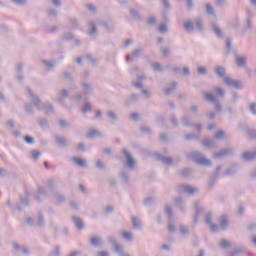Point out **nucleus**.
<instances>
[{"label": "nucleus", "instance_id": "obj_50", "mask_svg": "<svg viewBox=\"0 0 256 256\" xmlns=\"http://www.w3.org/2000/svg\"><path fill=\"white\" fill-rule=\"evenodd\" d=\"M184 137L187 141H197V139H199V136H197L196 134H193V133L186 134Z\"/></svg>", "mask_w": 256, "mask_h": 256}, {"label": "nucleus", "instance_id": "obj_20", "mask_svg": "<svg viewBox=\"0 0 256 256\" xmlns=\"http://www.w3.org/2000/svg\"><path fill=\"white\" fill-rule=\"evenodd\" d=\"M211 29L213 33L216 35V37H218V39H223V32L221 31V28L217 26V24L213 23L211 25Z\"/></svg>", "mask_w": 256, "mask_h": 256}, {"label": "nucleus", "instance_id": "obj_60", "mask_svg": "<svg viewBox=\"0 0 256 256\" xmlns=\"http://www.w3.org/2000/svg\"><path fill=\"white\" fill-rule=\"evenodd\" d=\"M141 94L144 96V99H151V92L147 89H141Z\"/></svg>", "mask_w": 256, "mask_h": 256}, {"label": "nucleus", "instance_id": "obj_25", "mask_svg": "<svg viewBox=\"0 0 256 256\" xmlns=\"http://www.w3.org/2000/svg\"><path fill=\"white\" fill-rule=\"evenodd\" d=\"M177 89V82H172L168 85V87L164 90L165 95H171Z\"/></svg>", "mask_w": 256, "mask_h": 256}, {"label": "nucleus", "instance_id": "obj_58", "mask_svg": "<svg viewBox=\"0 0 256 256\" xmlns=\"http://www.w3.org/2000/svg\"><path fill=\"white\" fill-rule=\"evenodd\" d=\"M205 11L208 15H215V12H213V7L211 6V4L205 5Z\"/></svg>", "mask_w": 256, "mask_h": 256}, {"label": "nucleus", "instance_id": "obj_59", "mask_svg": "<svg viewBox=\"0 0 256 256\" xmlns=\"http://www.w3.org/2000/svg\"><path fill=\"white\" fill-rule=\"evenodd\" d=\"M89 111H92L91 104L89 102H86L84 107H82V113H89Z\"/></svg>", "mask_w": 256, "mask_h": 256}, {"label": "nucleus", "instance_id": "obj_47", "mask_svg": "<svg viewBox=\"0 0 256 256\" xmlns=\"http://www.w3.org/2000/svg\"><path fill=\"white\" fill-rule=\"evenodd\" d=\"M220 247L222 249H229V247H231V243L228 240L223 239L220 241Z\"/></svg>", "mask_w": 256, "mask_h": 256}, {"label": "nucleus", "instance_id": "obj_43", "mask_svg": "<svg viewBox=\"0 0 256 256\" xmlns=\"http://www.w3.org/2000/svg\"><path fill=\"white\" fill-rule=\"evenodd\" d=\"M25 111L27 115H33L35 113L34 107L32 103H28L25 105Z\"/></svg>", "mask_w": 256, "mask_h": 256}, {"label": "nucleus", "instance_id": "obj_42", "mask_svg": "<svg viewBox=\"0 0 256 256\" xmlns=\"http://www.w3.org/2000/svg\"><path fill=\"white\" fill-rule=\"evenodd\" d=\"M153 71H158V73H163V66L159 62L152 63Z\"/></svg>", "mask_w": 256, "mask_h": 256}, {"label": "nucleus", "instance_id": "obj_41", "mask_svg": "<svg viewBox=\"0 0 256 256\" xmlns=\"http://www.w3.org/2000/svg\"><path fill=\"white\" fill-rule=\"evenodd\" d=\"M182 125H183L184 127H193V125H195V124H193V122H191V120H189L188 117L183 116V117H182Z\"/></svg>", "mask_w": 256, "mask_h": 256}, {"label": "nucleus", "instance_id": "obj_13", "mask_svg": "<svg viewBox=\"0 0 256 256\" xmlns=\"http://www.w3.org/2000/svg\"><path fill=\"white\" fill-rule=\"evenodd\" d=\"M235 63L237 67H247V56L236 55Z\"/></svg>", "mask_w": 256, "mask_h": 256}, {"label": "nucleus", "instance_id": "obj_1", "mask_svg": "<svg viewBox=\"0 0 256 256\" xmlns=\"http://www.w3.org/2000/svg\"><path fill=\"white\" fill-rule=\"evenodd\" d=\"M26 91L28 95H30V98L33 101V104L36 106L38 109H45L47 113H55V109L53 108V104L47 102V103H42L41 99H39V96L34 95L33 91L29 86L26 87Z\"/></svg>", "mask_w": 256, "mask_h": 256}, {"label": "nucleus", "instance_id": "obj_15", "mask_svg": "<svg viewBox=\"0 0 256 256\" xmlns=\"http://www.w3.org/2000/svg\"><path fill=\"white\" fill-rule=\"evenodd\" d=\"M55 141L58 147H68L69 143H71L67 138H63L61 136H55Z\"/></svg>", "mask_w": 256, "mask_h": 256}, {"label": "nucleus", "instance_id": "obj_27", "mask_svg": "<svg viewBox=\"0 0 256 256\" xmlns=\"http://www.w3.org/2000/svg\"><path fill=\"white\" fill-rule=\"evenodd\" d=\"M101 237L99 236H94L90 239V245H92V247H101Z\"/></svg>", "mask_w": 256, "mask_h": 256}, {"label": "nucleus", "instance_id": "obj_57", "mask_svg": "<svg viewBox=\"0 0 256 256\" xmlns=\"http://www.w3.org/2000/svg\"><path fill=\"white\" fill-rule=\"evenodd\" d=\"M61 251V247L56 246L55 250L51 251L48 256H59Z\"/></svg>", "mask_w": 256, "mask_h": 256}, {"label": "nucleus", "instance_id": "obj_61", "mask_svg": "<svg viewBox=\"0 0 256 256\" xmlns=\"http://www.w3.org/2000/svg\"><path fill=\"white\" fill-rule=\"evenodd\" d=\"M250 113L252 115H256V103L255 102H252L249 107H248Z\"/></svg>", "mask_w": 256, "mask_h": 256}, {"label": "nucleus", "instance_id": "obj_36", "mask_svg": "<svg viewBox=\"0 0 256 256\" xmlns=\"http://www.w3.org/2000/svg\"><path fill=\"white\" fill-rule=\"evenodd\" d=\"M38 227H45V216H43V212L38 213Z\"/></svg>", "mask_w": 256, "mask_h": 256}, {"label": "nucleus", "instance_id": "obj_49", "mask_svg": "<svg viewBox=\"0 0 256 256\" xmlns=\"http://www.w3.org/2000/svg\"><path fill=\"white\" fill-rule=\"evenodd\" d=\"M106 115L110 121H117V114H115V112L110 110L106 113Z\"/></svg>", "mask_w": 256, "mask_h": 256}, {"label": "nucleus", "instance_id": "obj_21", "mask_svg": "<svg viewBox=\"0 0 256 256\" xmlns=\"http://www.w3.org/2000/svg\"><path fill=\"white\" fill-rule=\"evenodd\" d=\"M72 221H73L75 227H77V229H79V231L84 229L83 220H81V218H79L78 216H72Z\"/></svg>", "mask_w": 256, "mask_h": 256}, {"label": "nucleus", "instance_id": "obj_62", "mask_svg": "<svg viewBox=\"0 0 256 256\" xmlns=\"http://www.w3.org/2000/svg\"><path fill=\"white\" fill-rule=\"evenodd\" d=\"M243 253V247L236 248L229 256H237Z\"/></svg>", "mask_w": 256, "mask_h": 256}, {"label": "nucleus", "instance_id": "obj_34", "mask_svg": "<svg viewBox=\"0 0 256 256\" xmlns=\"http://www.w3.org/2000/svg\"><path fill=\"white\" fill-rule=\"evenodd\" d=\"M120 179L125 183L126 185L129 184V172L122 170L120 172Z\"/></svg>", "mask_w": 256, "mask_h": 256}, {"label": "nucleus", "instance_id": "obj_4", "mask_svg": "<svg viewBox=\"0 0 256 256\" xmlns=\"http://www.w3.org/2000/svg\"><path fill=\"white\" fill-rule=\"evenodd\" d=\"M203 95L204 99H206L208 103H214L216 113H221V111H223V106H221V103L219 102V99H217V97L207 92H203Z\"/></svg>", "mask_w": 256, "mask_h": 256}, {"label": "nucleus", "instance_id": "obj_54", "mask_svg": "<svg viewBox=\"0 0 256 256\" xmlns=\"http://www.w3.org/2000/svg\"><path fill=\"white\" fill-rule=\"evenodd\" d=\"M180 233L184 237L189 235V228H187V226H185V225L180 226Z\"/></svg>", "mask_w": 256, "mask_h": 256}, {"label": "nucleus", "instance_id": "obj_17", "mask_svg": "<svg viewBox=\"0 0 256 256\" xmlns=\"http://www.w3.org/2000/svg\"><path fill=\"white\" fill-rule=\"evenodd\" d=\"M238 169H239V164L234 163V164L231 165L230 168H228L226 171H224V175L226 177H229V175H235V173H237Z\"/></svg>", "mask_w": 256, "mask_h": 256}, {"label": "nucleus", "instance_id": "obj_37", "mask_svg": "<svg viewBox=\"0 0 256 256\" xmlns=\"http://www.w3.org/2000/svg\"><path fill=\"white\" fill-rule=\"evenodd\" d=\"M166 69H168V71H172V73H179V71H181L179 66L173 64H167Z\"/></svg>", "mask_w": 256, "mask_h": 256}, {"label": "nucleus", "instance_id": "obj_5", "mask_svg": "<svg viewBox=\"0 0 256 256\" xmlns=\"http://www.w3.org/2000/svg\"><path fill=\"white\" fill-rule=\"evenodd\" d=\"M122 154L126 158V163L124 164V167H127V169H129L130 171H133V169H135V159H133L131 153H129V151H127V149L125 148L122 150Z\"/></svg>", "mask_w": 256, "mask_h": 256}, {"label": "nucleus", "instance_id": "obj_26", "mask_svg": "<svg viewBox=\"0 0 256 256\" xmlns=\"http://www.w3.org/2000/svg\"><path fill=\"white\" fill-rule=\"evenodd\" d=\"M164 213L167 215L169 223H171L173 221V209L170 205L165 206Z\"/></svg>", "mask_w": 256, "mask_h": 256}, {"label": "nucleus", "instance_id": "obj_46", "mask_svg": "<svg viewBox=\"0 0 256 256\" xmlns=\"http://www.w3.org/2000/svg\"><path fill=\"white\" fill-rule=\"evenodd\" d=\"M38 125L42 128L49 127V121L46 118H40L38 120Z\"/></svg>", "mask_w": 256, "mask_h": 256}, {"label": "nucleus", "instance_id": "obj_11", "mask_svg": "<svg viewBox=\"0 0 256 256\" xmlns=\"http://www.w3.org/2000/svg\"><path fill=\"white\" fill-rule=\"evenodd\" d=\"M194 209H195V215H194V225H197V222L199 221V217L201 216V213H203V207L199 206V202H194Z\"/></svg>", "mask_w": 256, "mask_h": 256}, {"label": "nucleus", "instance_id": "obj_51", "mask_svg": "<svg viewBox=\"0 0 256 256\" xmlns=\"http://www.w3.org/2000/svg\"><path fill=\"white\" fill-rule=\"evenodd\" d=\"M232 51L231 38H226V55Z\"/></svg>", "mask_w": 256, "mask_h": 256}, {"label": "nucleus", "instance_id": "obj_10", "mask_svg": "<svg viewBox=\"0 0 256 256\" xmlns=\"http://www.w3.org/2000/svg\"><path fill=\"white\" fill-rule=\"evenodd\" d=\"M224 83L225 85H228V87H234L235 89H243L241 81L233 80L231 77L224 78Z\"/></svg>", "mask_w": 256, "mask_h": 256}, {"label": "nucleus", "instance_id": "obj_52", "mask_svg": "<svg viewBox=\"0 0 256 256\" xmlns=\"http://www.w3.org/2000/svg\"><path fill=\"white\" fill-rule=\"evenodd\" d=\"M243 33H251V20L247 19L246 25L244 26Z\"/></svg>", "mask_w": 256, "mask_h": 256}, {"label": "nucleus", "instance_id": "obj_12", "mask_svg": "<svg viewBox=\"0 0 256 256\" xmlns=\"http://www.w3.org/2000/svg\"><path fill=\"white\" fill-rule=\"evenodd\" d=\"M131 221L132 227L135 231H141L143 229V223L141 222V219L136 216H132Z\"/></svg>", "mask_w": 256, "mask_h": 256}, {"label": "nucleus", "instance_id": "obj_31", "mask_svg": "<svg viewBox=\"0 0 256 256\" xmlns=\"http://www.w3.org/2000/svg\"><path fill=\"white\" fill-rule=\"evenodd\" d=\"M100 25L106 29V31H113L115 25L111 21H102Z\"/></svg>", "mask_w": 256, "mask_h": 256}, {"label": "nucleus", "instance_id": "obj_22", "mask_svg": "<svg viewBox=\"0 0 256 256\" xmlns=\"http://www.w3.org/2000/svg\"><path fill=\"white\" fill-rule=\"evenodd\" d=\"M67 97H69V93L67 92L66 89H62L60 90V92L58 93V103H60L61 105H63V99H67Z\"/></svg>", "mask_w": 256, "mask_h": 256}, {"label": "nucleus", "instance_id": "obj_19", "mask_svg": "<svg viewBox=\"0 0 256 256\" xmlns=\"http://www.w3.org/2000/svg\"><path fill=\"white\" fill-rule=\"evenodd\" d=\"M16 80L23 83V64L16 66Z\"/></svg>", "mask_w": 256, "mask_h": 256}, {"label": "nucleus", "instance_id": "obj_3", "mask_svg": "<svg viewBox=\"0 0 256 256\" xmlns=\"http://www.w3.org/2000/svg\"><path fill=\"white\" fill-rule=\"evenodd\" d=\"M190 159L194 161V163H198L199 165H203L204 167H211V160L205 158L203 154L199 151L191 152L189 154Z\"/></svg>", "mask_w": 256, "mask_h": 256}, {"label": "nucleus", "instance_id": "obj_7", "mask_svg": "<svg viewBox=\"0 0 256 256\" xmlns=\"http://www.w3.org/2000/svg\"><path fill=\"white\" fill-rule=\"evenodd\" d=\"M222 169L223 167L217 166L214 173L210 176L208 180L209 189L213 188L215 186V183H217V179H219V173H221Z\"/></svg>", "mask_w": 256, "mask_h": 256}, {"label": "nucleus", "instance_id": "obj_64", "mask_svg": "<svg viewBox=\"0 0 256 256\" xmlns=\"http://www.w3.org/2000/svg\"><path fill=\"white\" fill-rule=\"evenodd\" d=\"M248 135L250 139H256V130L248 129Z\"/></svg>", "mask_w": 256, "mask_h": 256}, {"label": "nucleus", "instance_id": "obj_33", "mask_svg": "<svg viewBox=\"0 0 256 256\" xmlns=\"http://www.w3.org/2000/svg\"><path fill=\"white\" fill-rule=\"evenodd\" d=\"M82 89L85 93V95H89L93 91V86L87 82H82Z\"/></svg>", "mask_w": 256, "mask_h": 256}, {"label": "nucleus", "instance_id": "obj_48", "mask_svg": "<svg viewBox=\"0 0 256 256\" xmlns=\"http://www.w3.org/2000/svg\"><path fill=\"white\" fill-rule=\"evenodd\" d=\"M113 248L115 253L119 254L120 256L125 254V252H123V246L116 244Z\"/></svg>", "mask_w": 256, "mask_h": 256}, {"label": "nucleus", "instance_id": "obj_16", "mask_svg": "<svg viewBox=\"0 0 256 256\" xmlns=\"http://www.w3.org/2000/svg\"><path fill=\"white\" fill-rule=\"evenodd\" d=\"M174 203H175L176 207H178L182 213H185L186 207H185V201H183V198L176 197L174 199Z\"/></svg>", "mask_w": 256, "mask_h": 256}, {"label": "nucleus", "instance_id": "obj_2", "mask_svg": "<svg viewBox=\"0 0 256 256\" xmlns=\"http://www.w3.org/2000/svg\"><path fill=\"white\" fill-rule=\"evenodd\" d=\"M184 29L186 33H193L195 29L203 31V20L201 18H197L194 21L186 20L184 21Z\"/></svg>", "mask_w": 256, "mask_h": 256}, {"label": "nucleus", "instance_id": "obj_44", "mask_svg": "<svg viewBox=\"0 0 256 256\" xmlns=\"http://www.w3.org/2000/svg\"><path fill=\"white\" fill-rule=\"evenodd\" d=\"M54 197H55L57 203H59V204L65 203V196L63 194H59L58 192H55Z\"/></svg>", "mask_w": 256, "mask_h": 256}, {"label": "nucleus", "instance_id": "obj_56", "mask_svg": "<svg viewBox=\"0 0 256 256\" xmlns=\"http://www.w3.org/2000/svg\"><path fill=\"white\" fill-rule=\"evenodd\" d=\"M63 77L70 83H73V75H71V73L65 71V72H63Z\"/></svg>", "mask_w": 256, "mask_h": 256}, {"label": "nucleus", "instance_id": "obj_32", "mask_svg": "<svg viewBox=\"0 0 256 256\" xmlns=\"http://www.w3.org/2000/svg\"><path fill=\"white\" fill-rule=\"evenodd\" d=\"M20 201L22 205L29 207V192L27 190L24 191V197H20Z\"/></svg>", "mask_w": 256, "mask_h": 256}, {"label": "nucleus", "instance_id": "obj_23", "mask_svg": "<svg viewBox=\"0 0 256 256\" xmlns=\"http://www.w3.org/2000/svg\"><path fill=\"white\" fill-rule=\"evenodd\" d=\"M88 35H90V37H95V35H97V26H95L94 22H89L88 23Z\"/></svg>", "mask_w": 256, "mask_h": 256}, {"label": "nucleus", "instance_id": "obj_30", "mask_svg": "<svg viewBox=\"0 0 256 256\" xmlns=\"http://www.w3.org/2000/svg\"><path fill=\"white\" fill-rule=\"evenodd\" d=\"M129 14L131 15V17H133V19H135V21H141V14L139 13V11L135 10V8H131L129 10Z\"/></svg>", "mask_w": 256, "mask_h": 256}, {"label": "nucleus", "instance_id": "obj_53", "mask_svg": "<svg viewBox=\"0 0 256 256\" xmlns=\"http://www.w3.org/2000/svg\"><path fill=\"white\" fill-rule=\"evenodd\" d=\"M68 23H70V25H72L74 28L79 27V21L77 18H68Z\"/></svg>", "mask_w": 256, "mask_h": 256}, {"label": "nucleus", "instance_id": "obj_18", "mask_svg": "<svg viewBox=\"0 0 256 256\" xmlns=\"http://www.w3.org/2000/svg\"><path fill=\"white\" fill-rule=\"evenodd\" d=\"M137 101H139V95L137 94H131L130 96H128L125 101H124V105L129 106L132 103H137Z\"/></svg>", "mask_w": 256, "mask_h": 256}, {"label": "nucleus", "instance_id": "obj_28", "mask_svg": "<svg viewBox=\"0 0 256 256\" xmlns=\"http://www.w3.org/2000/svg\"><path fill=\"white\" fill-rule=\"evenodd\" d=\"M122 239L127 241L128 243H131L134 239L133 233L128 232V231H123L122 232Z\"/></svg>", "mask_w": 256, "mask_h": 256}, {"label": "nucleus", "instance_id": "obj_9", "mask_svg": "<svg viewBox=\"0 0 256 256\" xmlns=\"http://www.w3.org/2000/svg\"><path fill=\"white\" fill-rule=\"evenodd\" d=\"M178 191H183L188 195H195V193H197V188H194L193 186H189V184H180L178 185Z\"/></svg>", "mask_w": 256, "mask_h": 256}, {"label": "nucleus", "instance_id": "obj_6", "mask_svg": "<svg viewBox=\"0 0 256 256\" xmlns=\"http://www.w3.org/2000/svg\"><path fill=\"white\" fill-rule=\"evenodd\" d=\"M141 53H143V48H137L126 56L127 63H135L141 57Z\"/></svg>", "mask_w": 256, "mask_h": 256}, {"label": "nucleus", "instance_id": "obj_40", "mask_svg": "<svg viewBox=\"0 0 256 256\" xmlns=\"http://www.w3.org/2000/svg\"><path fill=\"white\" fill-rule=\"evenodd\" d=\"M73 163H75V165H77L78 167H85V162L83 159L79 158V157H73L72 158Z\"/></svg>", "mask_w": 256, "mask_h": 256}, {"label": "nucleus", "instance_id": "obj_38", "mask_svg": "<svg viewBox=\"0 0 256 256\" xmlns=\"http://www.w3.org/2000/svg\"><path fill=\"white\" fill-rule=\"evenodd\" d=\"M43 65L47 68L48 71H53L55 69V63L48 60H42Z\"/></svg>", "mask_w": 256, "mask_h": 256}, {"label": "nucleus", "instance_id": "obj_14", "mask_svg": "<svg viewBox=\"0 0 256 256\" xmlns=\"http://www.w3.org/2000/svg\"><path fill=\"white\" fill-rule=\"evenodd\" d=\"M156 159L157 161H161L162 163H164V165H168V166L173 165V159L171 157H165V156H162L161 154H157Z\"/></svg>", "mask_w": 256, "mask_h": 256}, {"label": "nucleus", "instance_id": "obj_55", "mask_svg": "<svg viewBox=\"0 0 256 256\" xmlns=\"http://www.w3.org/2000/svg\"><path fill=\"white\" fill-rule=\"evenodd\" d=\"M31 155H32V158L37 161V159H39V157H41V151H38V150H32L31 151Z\"/></svg>", "mask_w": 256, "mask_h": 256}, {"label": "nucleus", "instance_id": "obj_24", "mask_svg": "<svg viewBox=\"0 0 256 256\" xmlns=\"http://www.w3.org/2000/svg\"><path fill=\"white\" fill-rule=\"evenodd\" d=\"M215 73L216 75H218L220 77V79H225V75H226V70H225V67L223 66H217L215 68Z\"/></svg>", "mask_w": 256, "mask_h": 256}, {"label": "nucleus", "instance_id": "obj_39", "mask_svg": "<svg viewBox=\"0 0 256 256\" xmlns=\"http://www.w3.org/2000/svg\"><path fill=\"white\" fill-rule=\"evenodd\" d=\"M43 197H45V190L43 188H38L36 194L37 201H43Z\"/></svg>", "mask_w": 256, "mask_h": 256}, {"label": "nucleus", "instance_id": "obj_63", "mask_svg": "<svg viewBox=\"0 0 256 256\" xmlns=\"http://www.w3.org/2000/svg\"><path fill=\"white\" fill-rule=\"evenodd\" d=\"M189 173H191V169L189 168H184L180 171L181 177H188Z\"/></svg>", "mask_w": 256, "mask_h": 256}, {"label": "nucleus", "instance_id": "obj_35", "mask_svg": "<svg viewBox=\"0 0 256 256\" xmlns=\"http://www.w3.org/2000/svg\"><path fill=\"white\" fill-rule=\"evenodd\" d=\"M220 227H221V229H227L229 227V221L227 220L226 215L221 216Z\"/></svg>", "mask_w": 256, "mask_h": 256}, {"label": "nucleus", "instance_id": "obj_8", "mask_svg": "<svg viewBox=\"0 0 256 256\" xmlns=\"http://www.w3.org/2000/svg\"><path fill=\"white\" fill-rule=\"evenodd\" d=\"M233 153H235V149L233 148H225L223 150H220L216 153H214L213 157L214 159H223V157L227 156H233Z\"/></svg>", "mask_w": 256, "mask_h": 256}, {"label": "nucleus", "instance_id": "obj_29", "mask_svg": "<svg viewBox=\"0 0 256 256\" xmlns=\"http://www.w3.org/2000/svg\"><path fill=\"white\" fill-rule=\"evenodd\" d=\"M203 147H206L207 149H213L215 147V141L211 139H204L202 140Z\"/></svg>", "mask_w": 256, "mask_h": 256}, {"label": "nucleus", "instance_id": "obj_45", "mask_svg": "<svg viewBox=\"0 0 256 256\" xmlns=\"http://www.w3.org/2000/svg\"><path fill=\"white\" fill-rule=\"evenodd\" d=\"M58 125H59V127H61V129H65L67 127H71V124H69V122H67V120H65V119H60L58 121Z\"/></svg>", "mask_w": 256, "mask_h": 256}]
</instances>
